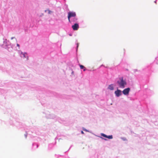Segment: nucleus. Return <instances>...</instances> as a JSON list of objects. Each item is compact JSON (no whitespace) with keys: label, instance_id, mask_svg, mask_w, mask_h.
Masks as SVG:
<instances>
[{"label":"nucleus","instance_id":"1","mask_svg":"<svg viewBox=\"0 0 158 158\" xmlns=\"http://www.w3.org/2000/svg\"><path fill=\"white\" fill-rule=\"evenodd\" d=\"M117 84L120 88H124L127 85V82L123 80V77H121L119 78L118 80L117 81Z\"/></svg>","mask_w":158,"mask_h":158},{"label":"nucleus","instance_id":"2","mask_svg":"<svg viewBox=\"0 0 158 158\" xmlns=\"http://www.w3.org/2000/svg\"><path fill=\"white\" fill-rule=\"evenodd\" d=\"M76 14L75 12H69L68 13V18L69 21H70V19L72 17H74L76 16Z\"/></svg>","mask_w":158,"mask_h":158},{"label":"nucleus","instance_id":"3","mask_svg":"<svg viewBox=\"0 0 158 158\" xmlns=\"http://www.w3.org/2000/svg\"><path fill=\"white\" fill-rule=\"evenodd\" d=\"M130 89L129 88H128L124 89L122 91L124 95H127L129 94V92Z\"/></svg>","mask_w":158,"mask_h":158},{"label":"nucleus","instance_id":"4","mask_svg":"<svg viewBox=\"0 0 158 158\" xmlns=\"http://www.w3.org/2000/svg\"><path fill=\"white\" fill-rule=\"evenodd\" d=\"M72 28L74 31L77 30L79 28L78 24L77 23H75L72 26Z\"/></svg>","mask_w":158,"mask_h":158},{"label":"nucleus","instance_id":"5","mask_svg":"<svg viewBox=\"0 0 158 158\" xmlns=\"http://www.w3.org/2000/svg\"><path fill=\"white\" fill-rule=\"evenodd\" d=\"M114 93L116 96L117 97H119L122 94L121 90L118 89L117 90L115 91Z\"/></svg>","mask_w":158,"mask_h":158},{"label":"nucleus","instance_id":"6","mask_svg":"<svg viewBox=\"0 0 158 158\" xmlns=\"http://www.w3.org/2000/svg\"><path fill=\"white\" fill-rule=\"evenodd\" d=\"M77 20V18L75 17H74L72 19H70V21H69V22L70 23H75L76 22V21Z\"/></svg>","mask_w":158,"mask_h":158},{"label":"nucleus","instance_id":"7","mask_svg":"<svg viewBox=\"0 0 158 158\" xmlns=\"http://www.w3.org/2000/svg\"><path fill=\"white\" fill-rule=\"evenodd\" d=\"M108 89L110 90H114V88L113 87V85L111 84L109 85L108 86Z\"/></svg>","mask_w":158,"mask_h":158},{"label":"nucleus","instance_id":"8","mask_svg":"<svg viewBox=\"0 0 158 158\" xmlns=\"http://www.w3.org/2000/svg\"><path fill=\"white\" fill-rule=\"evenodd\" d=\"M21 53L22 54V55L23 56L24 58H26L27 59H28V56H27V53H23L22 52Z\"/></svg>","mask_w":158,"mask_h":158},{"label":"nucleus","instance_id":"9","mask_svg":"<svg viewBox=\"0 0 158 158\" xmlns=\"http://www.w3.org/2000/svg\"><path fill=\"white\" fill-rule=\"evenodd\" d=\"M80 66L81 69H84V71H85L86 70L85 68L83 65H80Z\"/></svg>","mask_w":158,"mask_h":158},{"label":"nucleus","instance_id":"10","mask_svg":"<svg viewBox=\"0 0 158 158\" xmlns=\"http://www.w3.org/2000/svg\"><path fill=\"white\" fill-rule=\"evenodd\" d=\"M106 138H107L109 139H112L113 138V136L112 135L107 136Z\"/></svg>","mask_w":158,"mask_h":158},{"label":"nucleus","instance_id":"11","mask_svg":"<svg viewBox=\"0 0 158 158\" xmlns=\"http://www.w3.org/2000/svg\"><path fill=\"white\" fill-rule=\"evenodd\" d=\"M101 136L104 137H105V138H107V135H106L105 134H103V133H102L101 134Z\"/></svg>","mask_w":158,"mask_h":158},{"label":"nucleus","instance_id":"12","mask_svg":"<svg viewBox=\"0 0 158 158\" xmlns=\"http://www.w3.org/2000/svg\"><path fill=\"white\" fill-rule=\"evenodd\" d=\"M47 10L48 11V13L49 14H51V13L52 12L51 11H50V10Z\"/></svg>","mask_w":158,"mask_h":158},{"label":"nucleus","instance_id":"13","mask_svg":"<svg viewBox=\"0 0 158 158\" xmlns=\"http://www.w3.org/2000/svg\"><path fill=\"white\" fill-rule=\"evenodd\" d=\"M17 46L18 47H19V45L18 44H17Z\"/></svg>","mask_w":158,"mask_h":158},{"label":"nucleus","instance_id":"14","mask_svg":"<svg viewBox=\"0 0 158 158\" xmlns=\"http://www.w3.org/2000/svg\"><path fill=\"white\" fill-rule=\"evenodd\" d=\"M81 133H82V134H84V132H83V131H81Z\"/></svg>","mask_w":158,"mask_h":158},{"label":"nucleus","instance_id":"15","mask_svg":"<svg viewBox=\"0 0 158 158\" xmlns=\"http://www.w3.org/2000/svg\"><path fill=\"white\" fill-rule=\"evenodd\" d=\"M78 44H77V47H78Z\"/></svg>","mask_w":158,"mask_h":158},{"label":"nucleus","instance_id":"16","mask_svg":"<svg viewBox=\"0 0 158 158\" xmlns=\"http://www.w3.org/2000/svg\"><path fill=\"white\" fill-rule=\"evenodd\" d=\"M13 37H12L11 38V39H13Z\"/></svg>","mask_w":158,"mask_h":158},{"label":"nucleus","instance_id":"17","mask_svg":"<svg viewBox=\"0 0 158 158\" xmlns=\"http://www.w3.org/2000/svg\"><path fill=\"white\" fill-rule=\"evenodd\" d=\"M101 138H102V139H103V138H102V137H101Z\"/></svg>","mask_w":158,"mask_h":158}]
</instances>
